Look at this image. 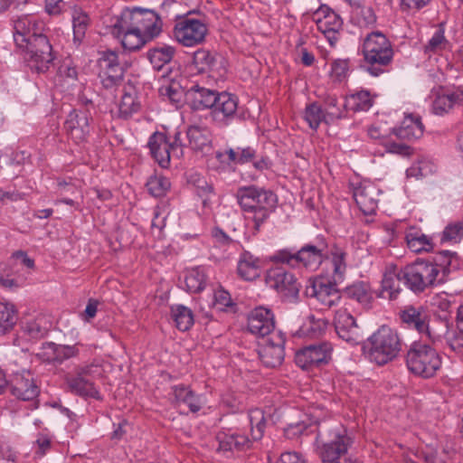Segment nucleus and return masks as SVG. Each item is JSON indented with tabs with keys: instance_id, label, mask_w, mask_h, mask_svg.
<instances>
[{
	"instance_id": "1",
	"label": "nucleus",
	"mask_w": 463,
	"mask_h": 463,
	"mask_svg": "<svg viewBox=\"0 0 463 463\" xmlns=\"http://www.w3.org/2000/svg\"><path fill=\"white\" fill-rule=\"evenodd\" d=\"M403 345L399 332L383 325L367 338L363 350L370 362L377 365H385L401 354Z\"/></svg>"
},
{
	"instance_id": "2",
	"label": "nucleus",
	"mask_w": 463,
	"mask_h": 463,
	"mask_svg": "<svg viewBox=\"0 0 463 463\" xmlns=\"http://www.w3.org/2000/svg\"><path fill=\"white\" fill-rule=\"evenodd\" d=\"M237 198L243 212L249 214L248 218L254 222L256 231L268 219L277 203L275 194L255 186L241 187L237 192Z\"/></svg>"
},
{
	"instance_id": "3",
	"label": "nucleus",
	"mask_w": 463,
	"mask_h": 463,
	"mask_svg": "<svg viewBox=\"0 0 463 463\" xmlns=\"http://www.w3.org/2000/svg\"><path fill=\"white\" fill-rule=\"evenodd\" d=\"M363 53L367 71L373 76H379L385 72L394 54L391 42L378 31L369 33L364 38Z\"/></svg>"
},
{
	"instance_id": "4",
	"label": "nucleus",
	"mask_w": 463,
	"mask_h": 463,
	"mask_svg": "<svg viewBox=\"0 0 463 463\" xmlns=\"http://www.w3.org/2000/svg\"><path fill=\"white\" fill-rule=\"evenodd\" d=\"M327 248L326 241L318 239L315 243H307L296 252H291L288 250H279L273 255L272 260L286 263L292 267L302 265L307 269L315 270L327 257Z\"/></svg>"
},
{
	"instance_id": "5",
	"label": "nucleus",
	"mask_w": 463,
	"mask_h": 463,
	"mask_svg": "<svg viewBox=\"0 0 463 463\" xmlns=\"http://www.w3.org/2000/svg\"><path fill=\"white\" fill-rule=\"evenodd\" d=\"M406 364L412 373L430 378L440 369L441 357L430 345L414 342L407 352Z\"/></svg>"
},
{
	"instance_id": "6",
	"label": "nucleus",
	"mask_w": 463,
	"mask_h": 463,
	"mask_svg": "<svg viewBox=\"0 0 463 463\" xmlns=\"http://www.w3.org/2000/svg\"><path fill=\"white\" fill-rule=\"evenodd\" d=\"M317 439L322 443L318 450L323 463L341 460L354 443L353 437L342 425H335L328 430L319 431Z\"/></svg>"
},
{
	"instance_id": "7",
	"label": "nucleus",
	"mask_w": 463,
	"mask_h": 463,
	"mask_svg": "<svg viewBox=\"0 0 463 463\" xmlns=\"http://www.w3.org/2000/svg\"><path fill=\"white\" fill-rule=\"evenodd\" d=\"M402 278L403 284L416 294L443 283L435 266L420 259L402 269Z\"/></svg>"
},
{
	"instance_id": "8",
	"label": "nucleus",
	"mask_w": 463,
	"mask_h": 463,
	"mask_svg": "<svg viewBox=\"0 0 463 463\" xmlns=\"http://www.w3.org/2000/svg\"><path fill=\"white\" fill-rule=\"evenodd\" d=\"M117 15L121 18L124 25H131L146 39L153 40L162 32V20L152 9L126 8Z\"/></svg>"
},
{
	"instance_id": "9",
	"label": "nucleus",
	"mask_w": 463,
	"mask_h": 463,
	"mask_svg": "<svg viewBox=\"0 0 463 463\" xmlns=\"http://www.w3.org/2000/svg\"><path fill=\"white\" fill-rule=\"evenodd\" d=\"M101 375L102 369L98 364L78 366L73 374L66 377V383L70 391L77 395L101 400L94 383Z\"/></svg>"
},
{
	"instance_id": "10",
	"label": "nucleus",
	"mask_w": 463,
	"mask_h": 463,
	"mask_svg": "<svg viewBox=\"0 0 463 463\" xmlns=\"http://www.w3.org/2000/svg\"><path fill=\"white\" fill-rule=\"evenodd\" d=\"M24 45V59L28 66L38 73L46 72L52 65L54 56L48 38L42 33H33V38Z\"/></svg>"
},
{
	"instance_id": "11",
	"label": "nucleus",
	"mask_w": 463,
	"mask_h": 463,
	"mask_svg": "<svg viewBox=\"0 0 463 463\" xmlns=\"http://www.w3.org/2000/svg\"><path fill=\"white\" fill-rule=\"evenodd\" d=\"M399 318L405 327L416 330L432 344H437L441 340V335L436 334L433 328L430 326L429 315L424 307L406 306L400 310Z\"/></svg>"
},
{
	"instance_id": "12",
	"label": "nucleus",
	"mask_w": 463,
	"mask_h": 463,
	"mask_svg": "<svg viewBox=\"0 0 463 463\" xmlns=\"http://www.w3.org/2000/svg\"><path fill=\"white\" fill-rule=\"evenodd\" d=\"M266 283L288 300L296 299L300 284L295 276L282 267H274L267 271Z\"/></svg>"
},
{
	"instance_id": "13",
	"label": "nucleus",
	"mask_w": 463,
	"mask_h": 463,
	"mask_svg": "<svg viewBox=\"0 0 463 463\" xmlns=\"http://www.w3.org/2000/svg\"><path fill=\"white\" fill-rule=\"evenodd\" d=\"M207 34V27L202 21L185 18L174 28L175 40L184 46L192 47L202 43Z\"/></svg>"
},
{
	"instance_id": "14",
	"label": "nucleus",
	"mask_w": 463,
	"mask_h": 463,
	"mask_svg": "<svg viewBox=\"0 0 463 463\" xmlns=\"http://www.w3.org/2000/svg\"><path fill=\"white\" fill-rule=\"evenodd\" d=\"M92 116L88 109L71 111L64 122V128L77 144L86 142L91 131Z\"/></svg>"
},
{
	"instance_id": "15",
	"label": "nucleus",
	"mask_w": 463,
	"mask_h": 463,
	"mask_svg": "<svg viewBox=\"0 0 463 463\" xmlns=\"http://www.w3.org/2000/svg\"><path fill=\"white\" fill-rule=\"evenodd\" d=\"M109 27L111 34L120 39L123 48L131 52L139 50L147 42L151 41L143 37V34L137 32L131 25H124L121 23V18L117 14L111 17Z\"/></svg>"
},
{
	"instance_id": "16",
	"label": "nucleus",
	"mask_w": 463,
	"mask_h": 463,
	"mask_svg": "<svg viewBox=\"0 0 463 463\" xmlns=\"http://www.w3.org/2000/svg\"><path fill=\"white\" fill-rule=\"evenodd\" d=\"M334 326L340 338L351 345H358L363 340L359 326L354 317L345 309L339 308L335 311Z\"/></svg>"
},
{
	"instance_id": "17",
	"label": "nucleus",
	"mask_w": 463,
	"mask_h": 463,
	"mask_svg": "<svg viewBox=\"0 0 463 463\" xmlns=\"http://www.w3.org/2000/svg\"><path fill=\"white\" fill-rule=\"evenodd\" d=\"M285 335L279 331L271 334L266 343L260 347L259 356L267 367H276L282 364L285 356Z\"/></svg>"
},
{
	"instance_id": "18",
	"label": "nucleus",
	"mask_w": 463,
	"mask_h": 463,
	"mask_svg": "<svg viewBox=\"0 0 463 463\" xmlns=\"http://www.w3.org/2000/svg\"><path fill=\"white\" fill-rule=\"evenodd\" d=\"M249 420L250 424L251 439L241 434H232L233 436V447L235 450H246L251 447L252 441L260 440L264 434L266 427V419L264 411L260 409H252L249 411Z\"/></svg>"
},
{
	"instance_id": "19",
	"label": "nucleus",
	"mask_w": 463,
	"mask_h": 463,
	"mask_svg": "<svg viewBox=\"0 0 463 463\" xmlns=\"http://www.w3.org/2000/svg\"><path fill=\"white\" fill-rule=\"evenodd\" d=\"M331 347L326 343L319 345H311L296 353V364L304 370H308L314 366H318L322 363H326L329 358Z\"/></svg>"
},
{
	"instance_id": "20",
	"label": "nucleus",
	"mask_w": 463,
	"mask_h": 463,
	"mask_svg": "<svg viewBox=\"0 0 463 463\" xmlns=\"http://www.w3.org/2000/svg\"><path fill=\"white\" fill-rule=\"evenodd\" d=\"M305 293L308 298H316L321 308H329L338 304L342 296L331 283H325L322 279H316L307 286Z\"/></svg>"
},
{
	"instance_id": "21",
	"label": "nucleus",
	"mask_w": 463,
	"mask_h": 463,
	"mask_svg": "<svg viewBox=\"0 0 463 463\" xmlns=\"http://www.w3.org/2000/svg\"><path fill=\"white\" fill-rule=\"evenodd\" d=\"M275 319L272 311L264 307L254 308L248 317V329L256 335L264 337L273 334Z\"/></svg>"
},
{
	"instance_id": "22",
	"label": "nucleus",
	"mask_w": 463,
	"mask_h": 463,
	"mask_svg": "<svg viewBox=\"0 0 463 463\" xmlns=\"http://www.w3.org/2000/svg\"><path fill=\"white\" fill-rule=\"evenodd\" d=\"M380 190L371 183H363L354 190V198L365 215H372L378 207Z\"/></svg>"
},
{
	"instance_id": "23",
	"label": "nucleus",
	"mask_w": 463,
	"mask_h": 463,
	"mask_svg": "<svg viewBox=\"0 0 463 463\" xmlns=\"http://www.w3.org/2000/svg\"><path fill=\"white\" fill-rule=\"evenodd\" d=\"M10 388L12 394L23 401H32L36 398L40 392L38 386L35 384L29 372L15 373L13 378L10 379Z\"/></svg>"
},
{
	"instance_id": "24",
	"label": "nucleus",
	"mask_w": 463,
	"mask_h": 463,
	"mask_svg": "<svg viewBox=\"0 0 463 463\" xmlns=\"http://www.w3.org/2000/svg\"><path fill=\"white\" fill-rule=\"evenodd\" d=\"M237 108V98L230 93L222 92L217 94L211 114L214 121L227 124L228 120L235 116Z\"/></svg>"
},
{
	"instance_id": "25",
	"label": "nucleus",
	"mask_w": 463,
	"mask_h": 463,
	"mask_svg": "<svg viewBox=\"0 0 463 463\" xmlns=\"http://www.w3.org/2000/svg\"><path fill=\"white\" fill-rule=\"evenodd\" d=\"M148 147L151 156L160 166L165 168L169 165L173 152L170 138L165 134L162 132L154 133L149 137Z\"/></svg>"
},
{
	"instance_id": "26",
	"label": "nucleus",
	"mask_w": 463,
	"mask_h": 463,
	"mask_svg": "<svg viewBox=\"0 0 463 463\" xmlns=\"http://www.w3.org/2000/svg\"><path fill=\"white\" fill-rule=\"evenodd\" d=\"M193 63L200 73L217 72L222 75L225 72V68L222 65L223 59L208 50H197L194 53Z\"/></svg>"
},
{
	"instance_id": "27",
	"label": "nucleus",
	"mask_w": 463,
	"mask_h": 463,
	"mask_svg": "<svg viewBox=\"0 0 463 463\" xmlns=\"http://www.w3.org/2000/svg\"><path fill=\"white\" fill-rule=\"evenodd\" d=\"M217 92L195 84L185 91V102L194 110L212 109Z\"/></svg>"
},
{
	"instance_id": "28",
	"label": "nucleus",
	"mask_w": 463,
	"mask_h": 463,
	"mask_svg": "<svg viewBox=\"0 0 463 463\" xmlns=\"http://www.w3.org/2000/svg\"><path fill=\"white\" fill-rule=\"evenodd\" d=\"M186 136L189 146L194 151L206 154L212 149V133L207 127L190 126Z\"/></svg>"
},
{
	"instance_id": "29",
	"label": "nucleus",
	"mask_w": 463,
	"mask_h": 463,
	"mask_svg": "<svg viewBox=\"0 0 463 463\" xmlns=\"http://www.w3.org/2000/svg\"><path fill=\"white\" fill-rule=\"evenodd\" d=\"M424 127L419 116L412 114L404 117L399 128H393V134L400 139L414 140L423 135Z\"/></svg>"
},
{
	"instance_id": "30",
	"label": "nucleus",
	"mask_w": 463,
	"mask_h": 463,
	"mask_svg": "<svg viewBox=\"0 0 463 463\" xmlns=\"http://www.w3.org/2000/svg\"><path fill=\"white\" fill-rule=\"evenodd\" d=\"M52 327L50 318L45 315H38L22 322V332L30 339L38 340L44 337Z\"/></svg>"
},
{
	"instance_id": "31",
	"label": "nucleus",
	"mask_w": 463,
	"mask_h": 463,
	"mask_svg": "<svg viewBox=\"0 0 463 463\" xmlns=\"http://www.w3.org/2000/svg\"><path fill=\"white\" fill-rule=\"evenodd\" d=\"M403 283L402 278V269L389 267L383 274L382 280V296L392 300L395 299L401 291V283Z\"/></svg>"
},
{
	"instance_id": "32",
	"label": "nucleus",
	"mask_w": 463,
	"mask_h": 463,
	"mask_svg": "<svg viewBox=\"0 0 463 463\" xmlns=\"http://www.w3.org/2000/svg\"><path fill=\"white\" fill-rule=\"evenodd\" d=\"M237 271L245 280H253L260 276L261 261L250 252H243L238 261Z\"/></svg>"
},
{
	"instance_id": "33",
	"label": "nucleus",
	"mask_w": 463,
	"mask_h": 463,
	"mask_svg": "<svg viewBox=\"0 0 463 463\" xmlns=\"http://www.w3.org/2000/svg\"><path fill=\"white\" fill-rule=\"evenodd\" d=\"M43 349L45 350L43 356H45L48 361H56L59 363L74 357L79 354L76 345H57L52 342L43 344Z\"/></svg>"
},
{
	"instance_id": "34",
	"label": "nucleus",
	"mask_w": 463,
	"mask_h": 463,
	"mask_svg": "<svg viewBox=\"0 0 463 463\" xmlns=\"http://www.w3.org/2000/svg\"><path fill=\"white\" fill-rule=\"evenodd\" d=\"M176 404H185L192 412H197L202 407L200 396L196 395L188 386L175 385L172 388Z\"/></svg>"
},
{
	"instance_id": "35",
	"label": "nucleus",
	"mask_w": 463,
	"mask_h": 463,
	"mask_svg": "<svg viewBox=\"0 0 463 463\" xmlns=\"http://www.w3.org/2000/svg\"><path fill=\"white\" fill-rule=\"evenodd\" d=\"M317 29L328 39L331 45L337 40L336 34L342 27L341 18L334 12L328 13L317 22Z\"/></svg>"
},
{
	"instance_id": "36",
	"label": "nucleus",
	"mask_w": 463,
	"mask_h": 463,
	"mask_svg": "<svg viewBox=\"0 0 463 463\" xmlns=\"http://www.w3.org/2000/svg\"><path fill=\"white\" fill-rule=\"evenodd\" d=\"M174 54V47L162 45L148 50L146 52V58L155 70L160 71L165 65L168 64L172 61Z\"/></svg>"
},
{
	"instance_id": "37",
	"label": "nucleus",
	"mask_w": 463,
	"mask_h": 463,
	"mask_svg": "<svg viewBox=\"0 0 463 463\" xmlns=\"http://www.w3.org/2000/svg\"><path fill=\"white\" fill-rule=\"evenodd\" d=\"M32 21L29 17H20L14 21V41L18 48H24V45L33 38Z\"/></svg>"
},
{
	"instance_id": "38",
	"label": "nucleus",
	"mask_w": 463,
	"mask_h": 463,
	"mask_svg": "<svg viewBox=\"0 0 463 463\" xmlns=\"http://www.w3.org/2000/svg\"><path fill=\"white\" fill-rule=\"evenodd\" d=\"M171 317L176 328L184 332L189 330L194 322L192 310L184 305L172 306Z\"/></svg>"
},
{
	"instance_id": "39",
	"label": "nucleus",
	"mask_w": 463,
	"mask_h": 463,
	"mask_svg": "<svg viewBox=\"0 0 463 463\" xmlns=\"http://www.w3.org/2000/svg\"><path fill=\"white\" fill-rule=\"evenodd\" d=\"M463 99L462 92H443L439 94L433 101L432 108L435 114L442 115Z\"/></svg>"
},
{
	"instance_id": "40",
	"label": "nucleus",
	"mask_w": 463,
	"mask_h": 463,
	"mask_svg": "<svg viewBox=\"0 0 463 463\" xmlns=\"http://www.w3.org/2000/svg\"><path fill=\"white\" fill-rule=\"evenodd\" d=\"M372 106L373 99L370 93L365 90L346 97L343 103L345 109H350L354 112L367 111Z\"/></svg>"
},
{
	"instance_id": "41",
	"label": "nucleus",
	"mask_w": 463,
	"mask_h": 463,
	"mask_svg": "<svg viewBox=\"0 0 463 463\" xmlns=\"http://www.w3.org/2000/svg\"><path fill=\"white\" fill-rule=\"evenodd\" d=\"M17 319V311L14 306L0 302V335L12 330Z\"/></svg>"
},
{
	"instance_id": "42",
	"label": "nucleus",
	"mask_w": 463,
	"mask_h": 463,
	"mask_svg": "<svg viewBox=\"0 0 463 463\" xmlns=\"http://www.w3.org/2000/svg\"><path fill=\"white\" fill-rule=\"evenodd\" d=\"M328 254L331 256L333 266V279L335 283L342 281L346 271V253L342 249L334 247L328 251Z\"/></svg>"
},
{
	"instance_id": "43",
	"label": "nucleus",
	"mask_w": 463,
	"mask_h": 463,
	"mask_svg": "<svg viewBox=\"0 0 463 463\" xmlns=\"http://www.w3.org/2000/svg\"><path fill=\"white\" fill-rule=\"evenodd\" d=\"M304 119L307 121L310 128L316 130L321 122L326 124V118L321 106L317 102L307 105L304 111Z\"/></svg>"
},
{
	"instance_id": "44",
	"label": "nucleus",
	"mask_w": 463,
	"mask_h": 463,
	"mask_svg": "<svg viewBox=\"0 0 463 463\" xmlns=\"http://www.w3.org/2000/svg\"><path fill=\"white\" fill-rule=\"evenodd\" d=\"M454 255L455 253L449 250H442L433 256L431 260H426L430 262L432 266H435L436 269L438 270V277H442L443 283L446 281L447 274L449 271L451 258Z\"/></svg>"
},
{
	"instance_id": "45",
	"label": "nucleus",
	"mask_w": 463,
	"mask_h": 463,
	"mask_svg": "<svg viewBox=\"0 0 463 463\" xmlns=\"http://www.w3.org/2000/svg\"><path fill=\"white\" fill-rule=\"evenodd\" d=\"M349 109H345L342 105H339L338 99L334 96H328L325 99V114L326 118V124H330L335 120L345 118V112Z\"/></svg>"
},
{
	"instance_id": "46",
	"label": "nucleus",
	"mask_w": 463,
	"mask_h": 463,
	"mask_svg": "<svg viewBox=\"0 0 463 463\" xmlns=\"http://www.w3.org/2000/svg\"><path fill=\"white\" fill-rule=\"evenodd\" d=\"M159 93L163 97H166L169 101L178 106L185 100V91L181 85L176 81H170L162 85L159 89Z\"/></svg>"
},
{
	"instance_id": "47",
	"label": "nucleus",
	"mask_w": 463,
	"mask_h": 463,
	"mask_svg": "<svg viewBox=\"0 0 463 463\" xmlns=\"http://www.w3.org/2000/svg\"><path fill=\"white\" fill-rule=\"evenodd\" d=\"M90 18L81 9H74L72 13V25L74 41L80 42L88 29Z\"/></svg>"
},
{
	"instance_id": "48",
	"label": "nucleus",
	"mask_w": 463,
	"mask_h": 463,
	"mask_svg": "<svg viewBox=\"0 0 463 463\" xmlns=\"http://www.w3.org/2000/svg\"><path fill=\"white\" fill-rule=\"evenodd\" d=\"M139 103L136 100V97L132 91H125L121 97L118 112L123 118H128L133 113L139 109Z\"/></svg>"
},
{
	"instance_id": "49",
	"label": "nucleus",
	"mask_w": 463,
	"mask_h": 463,
	"mask_svg": "<svg viewBox=\"0 0 463 463\" xmlns=\"http://www.w3.org/2000/svg\"><path fill=\"white\" fill-rule=\"evenodd\" d=\"M146 185L150 194L160 197L165 194L171 184L166 177L156 175L147 180Z\"/></svg>"
},
{
	"instance_id": "50",
	"label": "nucleus",
	"mask_w": 463,
	"mask_h": 463,
	"mask_svg": "<svg viewBox=\"0 0 463 463\" xmlns=\"http://www.w3.org/2000/svg\"><path fill=\"white\" fill-rule=\"evenodd\" d=\"M226 154L230 162L237 164H245L256 158V151L250 146L237 147L236 149L230 148Z\"/></svg>"
},
{
	"instance_id": "51",
	"label": "nucleus",
	"mask_w": 463,
	"mask_h": 463,
	"mask_svg": "<svg viewBox=\"0 0 463 463\" xmlns=\"http://www.w3.org/2000/svg\"><path fill=\"white\" fill-rule=\"evenodd\" d=\"M184 282L189 292L197 293L203 289L205 285V277L198 269H192L185 275Z\"/></svg>"
},
{
	"instance_id": "52",
	"label": "nucleus",
	"mask_w": 463,
	"mask_h": 463,
	"mask_svg": "<svg viewBox=\"0 0 463 463\" xmlns=\"http://www.w3.org/2000/svg\"><path fill=\"white\" fill-rule=\"evenodd\" d=\"M408 247L414 252L419 253L421 251H430L432 250L433 245L430 238L421 235H409L407 236Z\"/></svg>"
},
{
	"instance_id": "53",
	"label": "nucleus",
	"mask_w": 463,
	"mask_h": 463,
	"mask_svg": "<svg viewBox=\"0 0 463 463\" xmlns=\"http://www.w3.org/2000/svg\"><path fill=\"white\" fill-rule=\"evenodd\" d=\"M463 238V223L460 222L449 223L444 229L440 241L441 242H458Z\"/></svg>"
},
{
	"instance_id": "54",
	"label": "nucleus",
	"mask_w": 463,
	"mask_h": 463,
	"mask_svg": "<svg viewBox=\"0 0 463 463\" xmlns=\"http://www.w3.org/2000/svg\"><path fill=\"white\" fill-rule=\"evenodd\" d=\"M195 192L202 198L203 204L209 206L214 197L213 185L208 184L203 178H199L194 183Z\"/></svg>"
},
{
	"instance_id": "55",
	"label": "nucleus",
	"mask_w": 463,
	"mask_h": 463,
	"mask_svg": "<svg viewBox=\"0 0 463 463\" xmlns=\"http://www.w3.org/2000/svg\"><path fill=\"white\" fill-rule=\"evenodd\" d=\"M445 339L447 345L453 352L463 354V331L458 328L448 330Z\"/></svg>"
},
{
	"instance_id": "56",
	"label": "nucleus",
	"mask_w": 463,
	"mask_h": 463,
	"mask_svg": "<svg viewBox=\"0 0 463 463\" xmlns=\"http://www.w3.org/2000/svg\"><path fill=\"white\" fill-rule=\"evenodd\" d=\"M448 42L444 36V30L439 27L429 41L428 44L425 46V51L436 52L444 50Z\"/></svg>"
},
{
	"instance_id": "57",
	"label": "nucleus",
	"mask_w": 463,
	"mask_h": 463,
	"mask_svg": "<svg viewBox=\"0 0 463 463\" xmlns=\"http://www.w3.org/2000/svg\"><path fill=\"white\" fill-rule=\"evenodd\" d=\"M346 294L360 303H365L370 298L367 287L363 283H356L346 288Z\"/></svg>"
},
{
	"instance_id": "58",
	"label": "nucleus",
	"mask_w": 463,
	"mask_h": 463,
	"mask_svg": "<svg viewBox=\"0 0 463 463\" xmlns=\"http://www.w3.org/2000/svg\"><path fill=\"white\" fill-rule=\"evenodd\" d=\"M383 145L386 147V151L397 155H401L403 156H408L411 155L412 148L402 143V142H394V141H385Z\"/></svg>"
},
{
	"instance_id": "59",
	"label": "nucleus",
	"mask_w": 463,
	"mask_h": 463,
	"mask_svg": "<svg viewBox=\"0 0 463 463\" xmlns=\"http://www.w3.org/2000/svg\"><path fill=\"white\" fill-rule=\"evenodd\" d=\"M99 66L100 69H109L120 66L117 52L113 51L103 52L99 59Z\"/></svg>"
},
{
	"instance_id": "60",
	"label": "nucleus",
	"mask_w": 463,
	"mask_h": 463,
	"mask_svg": "<svg viewBox=\"0 0 463 463\" xmlns=\"http://www.w3.org/2000/svg\"><path fill=\"white\" fill-rule=\"evenodd\" d=\"M349 69V61L347 59H336L331 64V73L337 79L346 76Z\"/></svg>"
},
{
	"instance_id": "61",
	"label": "nucleus",
	"mask_w": 463,
	"mask_h": 463,
	"mask_svg": "<svg viewBox=\"0 0 463 463\" xmlns=\"http://www.w3.org/2000/svg\"><path fill=\"white\" fill-rule=\"evenodd\" d=\"M217 439L219 441L218 449L221 451L228 452L235 450L233 447V436L228 433H219L217 435Z\"/></svg>"
},
{
	"instance_id": "62",
	"label": "nucleus",
	"mask_w": 463,
	"mask_h": 463,
	"mask_svg": "<svg viewBox=\"0 0 463 463\" xmlns=\"http://www.w3.org/2000/svg\"><path fill=\"white\" fill-rule=\"evenodd\" d=\"M170 138V144L172 146L173 156L179 158L183 156V144L181 141V133L179 131H175L173 137H168Z\"/></svg>"
},
{
	"instance_id": "63",
	"label": "nucleus",
	"mask_w": 463,
	"mask_h": 463,
	"mask_svg": "<svg viewBox=\"0 0 463 463\" xmlns=\"http://www.w3.org/2000/svg\"><path fill=\"white\" fill-rule=\"evenodd\" d=\"M99 76L105 89H112L114 87H118L123 79L118 77L117 75H109L108 73H99Z\"/></svg>"
},
{
	"instance_id": "64",
	"label": "nucleus",
	"mask_w": 463,
	"mask_h": 463,
	"mask_svg": "<svg viewBox=\"0 0 463 463\" xmlns=\"http://www.w3.org/2000/svg\"><path fill=\"white\" fill-rule=\"evenodd\" d=\"M428 163L420 161L417 165H411L407 169V175L413 177L425 176L427 175Z\"/></svg>"
}]
</instances>
